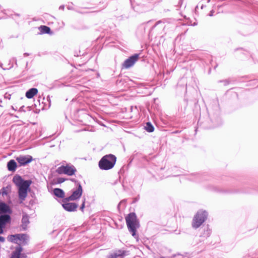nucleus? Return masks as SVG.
Returning a JSON list of instances; mask_svg holds the SVG:
<instances>
[{
	"mask_svg": "<svg viewBox=\"0 0 258 258\" xmlns=\"http://www.w3.org/2000/svg\"><path fill=\"white\" fill-rule=\"evenodd\" d=\"M214 12H214V11L213 10H211V11L210 12V13H209V15H209L210 17H212V16H213Z\"/></svg>",
	"mask_w": 258,
	"mask_h": 258,
	"instance_id": "38",
	"label": "nucleus"
},
{
	"mask_svg": "<svg viewBox=\"0 0 258 258\" xmlns=\"http://www.w3.org/2000/svg\"><path fill=\"white\" fill-rule=\"evenodd\" d=\"M85 199H84V201H83V203L80 206V210L82 212L84 211V209L85 208Z\"/></svg>",
	"mask_w": 258,
	"mask_h": 258,
	"instance_id": "33",
	"label": "nucleus"
},
{
	"mask_svg": "<svg viewBox=\"0 0 258 258\" xmlns=\"http://www.w3.org/2000/svg\"><path fill=\"white\" fill-rule=\"evenodd\" d=\"M24 179L19 175H16L13 177V181L18 187L24 181Z\"/></svg>",
	"mask_w": 258,
	"mask_h": 258,
	"instance_id": "19",
	"label": "nucleus"
},
{
	"mask_svg": "<svg viewBox=\"0 0 258 258\" xmlns=\"http://www.w3.org/2000/svg\"><path fill=\"white\" fill-rule=\"evenodd\" d=\"M161 23H162L161 21H159L157 22L156 23V24H155V25L153 27V28L155 27L157 25H158L159 24Z\"/></svg>",
	"mask_w": 258,
	"mask_h": 258,
	"instance_id": "42",
	"label": "nucleus"
},
{
	"mask_svg": "<svg viewBox=\"0 0 258 258\" xmlns=\"http://www.w3.org/2000/svg\"><path fill=\"white\" fill-rule=\"evenodd\" d=\"M66 180V179L63 177H58L57 178V182L58 183H61Z\"/></svg>",
	"mask_w": 258,
	"mask_h": 258,
	"instance_id": "32",
	"label": "nucleus"
},
{
	"mask_svg": "<svg viewBox=\"0 0 258 258\" xmlns=\"http://www.w3.org/2000/svg\"><path fill=\"white\" fill-rule=\"evenodd\" d=\"M197 25H198V23L197 22H194L192 25L194 26H197Z\"/></svg>",
	"mask_w": 258,
	"mask_h": 258,
	"instance_id": "49",
	"label": "nucleus"
},
{
	"mask_svg": "<svg viewBox=\"0 0 258 258\" xmlns=\"http://www.w3.org/2000/svg\"><path fill=\"white\" fill-rule=\"evenodd\" d=\"M38 93V89L35 88H32L26 91L25 96L28 99L32 98Z\"/></svg>",
	"mask_w": 258,
	"mask_h": 258,
	"instance_id": "15",
	"label": "nucleus"
},
{
	"mask_svg": "<svg viewBox=\"0 0 258 258\" xmlns=\"http://www.w3.org/2000/svg\"><path fill=\"white\" fill-rule=\"evenodd\" d=\"M59 9L61 10H64V6L63 5H61L60 6H59Z\"/></svg>",
	"mask_w": 258,
	"mask_h": 258,
	"instance_id": "43",
	"label": "nucleus"
},
{
	"mask_svg": "<svg viewBox=\"0 0 258 258\" xmlns=\"http://www.w3.org/2000/svg\"><path fill=\"white\" fill-rule=\"evenodd\" d=\"M11 191V187L10 186H7L6 187H3L0 190V194H1L3 196H7L9 192Z\"/></svg>",
	"mask_w": 258,
	"mask_h": 258,
	"instance_id": "26",
	"label": "nucleus"
},
{
	"mask_svg": "<svg viewBox=\"0 0 258 258\" xmlns=\"http://www.w3.org/2000/svg\"><path fill=\"white\" fill-rule=\"evenodd\" d=\"M191 176L194 177L190 179L196 182H199L204 179V178L199 174H193L191 175Z\"/></svg>",
	"mask_w": 258,
	"mask_h": 258,
	"instance_id": "28",
	"label": "nucleus"
},
{
	"mask_svg": "<svg viewBox=\"0 0 258 258\" xmlns=\"http://www.w3.org/2000/svg\"><path fill=\"white\" fill-rule=\"evenodd\" d=\"M139 58V54L135 53L125 59L122 64V68L128 69L134 66Z\"/></svg>",
	"mask_w": 258,
	"mask_h": 258,
	"instance_id": "8",
	"label": "nucleus"
},
{
	"mask_svg": "<svg viewBox=\"0 0 258 258\" xmlns=\"http://www.w3.org/2000/svg\"><path fill=\"white\" fill-rule=\"evenodd\" d=\"M1 12L4 14H5L6 16V17L0 18V20L2 19H5L8 18H11L13 16V11H12L11 10L4 9V10H2Z\"/></svg>",
	"mask_w": 258,
	"mask_h": 258,
	"instance_id": "23",
	"label": "nucleus"
},
{
	"mask_svg": "<svg viewBox=\"0 0 258 258\" xmlns=\"http://www.w3.org/2000/svg\"><path fill=\"white\" fill-rule=\"evenodd\" d=\"M67 8H68L69 10H73V8L72 7H70V6H68V7H67Z\"/></svg>",
	"mask_w": 258,
	"mask_h": 258,
	"instance_id": "47",
	"label": "nucleus"
},
{
	"mask_svg": "<svg viewBox=\"0 0 258 258\" xmlns=\"http://www.w3.org/2000/svg\"><path fill=\"white\" fill-rule=\"evenodd\" d=\"M116 162V157L115 155L109 154L103 156L98 163L100 169L108 170L112 169Z\"/></svg>",
	"mask_w": 258,
	"mask_h": 258,
	"instance_id": "4",
	"label": "nucleus"
},
{
	"mask_svg": "<svg viewBox=\"0 0 258 258\" xmlns=\"http://www.w3.org/2000/svg\"><path fill=\"white\" fill-rule=\"evenodd\" d=\"M19 236L20 235L19 234L10 235L8 237V240L12 243H18Z\"/></svg>",
	"mask_w": 258,
	"mask_h": 258,
	"instance_id": "22",
	"label": "nucleus"
},
{
	"mask_svg": "<svg viewBox=\"0 0 258 258\" xmlns=\"http://www.w3.org/2000/svg\"><path fill=\"white\" fill-rule=\"evenodd\" d=\"M38 29L40 31L39 34H48L52 35L53 34V32L51 31L50 28L45 25L40 26L39 27Z\"/></svg>",
	"mask_w": 258,
	"mask_h": 258,
	"instance_id": "12",
	"label": "nucleus"
},
{
	"mask_svg": "<svg viewBox=\"0 0 258 258\" xmlns=\"http://www.w3.org/2000/svg\"><path fill=\"white\" fill-rule=\"evenodd\" d=\"M72 195L69 197L64 198V201H76L81 198L83 193V188L79 181L76 182V186L72 189Z\"/></svg>",
	"mask_w": 258,
	"mask_h": 258,
	"instance_id": "6",
	"label": "nucleus"
},
{
	"mask_svg": "<svg viewBox=\"0 0 258 258\" xmlns=\"http://www.w3.org/2000/svg\"><path fill=\"white\" fill-rule=\"evenodd\" d=\"M18 258H27V255L25 253H22V254L19 255Z\"/></svg>",
	"mask_w": 258,
	"mask_h": 258,
	"instance_id": "37",
	"label": "nucleus"
},
{
	"mask_svg": "<svg viewBox=\"0 0 258 258\" xmlns=\"http://www.w3.org/2000/svg\"><path fill=\"white\" fill-rule=\"evenodd\" d=\"M219 82H223L224 83V85H227L229 83V81L228 80H221L219 81Z\"/></svg>",
	"mask_w": 258,
	"mask_h": 258,
	"instance_id": "34",
	"label": "nucleus"
},
{
	"mask_svg": "<svg viewBox=\"0 0 258 258\" xmlns=\"http://www.w3.org/2000/svg\"><path fill=\"white\" fill-rule=\"evenodd\" d=\"M210 121L208 124L204 125L206 128H212L217 127L222 124V120L220 117V108L217 101H214L212 107L207 109Z\"/></svg>",
	"mask_w": 258,
	"mask_h": 258,
	"instance_id": "1",
	"label": "nucleus"
},
{
	"mask_svg": "<svg viewBox=\"0 0 258 258\" xmlns=\"http://www.w3.org/2000/svg\"><path fill=\"white\" fill-rule=\"evenodd\" d=\"M145 130L149 132L152 133L154 131V127L150 122H147L144 126Z\"/></svg>",
	"mask_w": 258,
	"mask_h": 258,
	"instance_id": "25",
	"label": "nucleus"
},
{
	"mask_svg": "<svg viewBox=\"0 0 258 258\" xmlns=\"http://www.w3.org/2000/svg\"><path fill=\"white\" fill-rule=\"evenodd\" d=\"M15 62L16 65L17 66V59L16 57H13L10 60V62H9V67L8 68H3V64L1 63L0 64L1 68H3V70H9L10 69H11L13 67V62Z\"/></svg>",
	"mask_w": 258,
	"mask_h": 258,
	"instance_id": "24",
	"label": "nucleus"
},
{
	"mask_svg": "<svg viewBox=\"0 0 258 258\" xmlns=\"http://www.w3.org/2000/svg\"><path fill=\"white\" fill-rule=\"evenodd\" d=\"M14 15L15 16H17L18 17H20V14H18V13H15Z\"/></svg>",
	"mask_w": 258,
	"mask_h": 258,
	"instance_id": "48",
	"label": "nucleus"
},
{
	"mask_svg": "<svg viewBox=\"0 0 258 258\" xmlns=\"http://www.w3.org/2000/svg\"><path fill=\"white\" fill-rule=\"evenodd\" d=\"M53 195L56 197L60 199H63L65 196L64 191L59 188H55L53 190Z\"/></svg>",
	"mask_w": 258,
	"mask_h": 258,
	"instance_id": "17",
	"label": "nucleus"
},
{
	"mask_svg": "<svg viewBox=\"0 0 258 258\" xmlns=\"http://www.w3.org/2000/svg\"><path fill=\"white\" fill-rule=\"evenodd\" d=\"M77 169L73 165L70 164L61 165L56 170V172L59 174H64L69 176L74 175Z\"/></svg>",
	"mask_w": 258,
	"mask_h": 258,
	"instance_id": "7",
	"label": "nucleus"
},
{
	"mask_svg": "<svg viewBox=\"0 0 258 258\" xmlns=\"http://www.w3.org/2000/svg\"><path fill=\"white\" fill-rule=\"evenodd\" d=\"M208 216V214L206 211L199 210L193 218L192 222V227L195 229L200 227L206 221Z\"/></svg>",
	"mask_w": 258,
	"mask_h": 258,
	"instance_id": "5",
	"label": "nucleus"
},
{
	"mask_svg": "<svg viewBox=\"0 0 258 258\" xmlns=\"http://www.w3.org/2000/svg\"><path fill=\"white\" fill-rule=\"evenodd\" d=\"M107 4H105V5L104 6L103 8H102V9H105V8H106V7H107Z\"/></svg>",
	"mask_w": 258,
	"mask_h": 258,
	"instance_id": "50",
	"label": "nucleus"
},
{
	"mask_svg": "<svg viewBox=\"0 0 258 258\" xmlns=\"http://www.w3.org/2000/svg\"><path fill=\"white\" fill-rule=\"evenodd\" d=\"M23 251V248L19 244L17 246H16L15 251L12 252L11 258H18L19 255L22 254L21 253Z\"/></svg>",
	"mask_w": 258,
	"mask_h": 258,
	"instance_id": "16",
	"label": "nucleus"
},
{
	"mask_svg": "<svg viewBox=\"0 0 258 258\" xmlns=\"http://www.w3.org/2000/svg\"><path fill=\"white\" fill-rule=\"evenodd\" d=\"M211 233V230L207 225L203 228L202 230L200 233V237L207 238L210 236Z\"/></svg>",
	"mask_w": 258,
	"mask_h": 258,
	"instance_id": "13",
	"label": "nucleus"
},
{
	"mask_svg": "<svg viewBox=\"0 0 258 258\" xmlns=\"http://www.w3.org/2000/svg\"><path fill=\"white\" fill-rule=\"evenodd\" d=\"M167 258H183V256H182V255L178 253V254L173 255L171 257H168Z\"/></svg>",
	"mask_w": 258,
	"mask_h": 258,
	"instance_id": "31",
	"label": "nucleus"
},
{
	"mask_svg": "<svg viewBox=\"0 0 258 258\" xmlns=\"http://www.w3.org/2000/svg\"><path fill=\"white\" fill-rule=\"evenodd\" d=\"M179 131H176L174 132H173V133L176 134V133H179Z\"/></svg>",
	"mask_w": 258,
	"mask_h": 258,
	"instance_id": "52",
	"label": "nucleus"
},
{
	"mask_svg": "<svg viewBox=\"0 0 258 258\" xmlns=\"http://www.w3.org/2000/svg\"><path fill=\"white\" fill-rule=\"evenodd\" d=\"M46 99H47V101L49 103V106H50V97L49 95L47 96Z\"/></svg>",
	"mask_w": 258,
	"mask_h": 258,
	"instance_id": "39",
	"label": "nucleus"
},
{
	"mask_svg": "<svg viewBox=\"0 0 258 258\" xmlns=\"http://www.w3.org/2000/svg\"><path fill=\"white\" fill-rule=\"evenodd\" d=\"M29 189L18 188L19 198L21 200H24L27 196V192Z\"/></svg>",
	"mask_w": 258,
	"mask_h": 258,
	"instance_id": "21",
	"label": "nucleus"
},
{
	"mask_svg": "<svg viewBox=\"0 0 258 258\" xmlns=\"http://www.w3.org/2000/svg\"><path fill=\"white\" fill-rule=\"evenodd\" d=\"M20 236H19V241L22 242V243L23 245H26L27 243V235L26 234H19Z\"/></svg>",
	"mask_w": 258,
	"mask_h": 258,
	"instance_id": "27",
	"label": "nucleus"
},
{
	"mask_svg": "<svg viewBox=\"0 0 258 258\" xmlns=\"http://www.w3.org/2000/svg\"><path fill=\"white\" fill-rule=\"evenodd\" d=\"M100 11H101V10H99V11H97L96 12H100Z\"/></svg>",
	"mask_w": 258,
	"mask_h": 258,
	"instance_id": "55",
	"label": "nucleus"
},
{
	"mask_svg": "<svg viewBox=\"0 0 258 258\" xmlns=\"http://www.w3.org/2000/svg\"><path fill=\"white\" fill-rule=\"evenodd\" d=\"M11 94H8V93H6L4 95V97L6 99H11Z\"/></svg>",
	"mask_w": 258,
	"mask_h": 258,
	"instance_id": "36",
	"label": "nucleus"
},
{
	"mask_svg": "<svg viewBox=\"0 0 258 258\" xmlns=\"http://www.w3.org/2000/svg\"><path fill=\"white\" fill-rule=\"evenodd\" d=\"M217 65H216V66L214 67V69H216V68H217Z\"/></svg>",
	"mask_w": 258,
	"mask_h": 258,
	"instance_id": "54",
	"label": "nucleus"
},
{
	"mask_svg": "<svg viewBox=\"0 0 258 258\" xmlns=\"http://www.w3.org/2000/svg\"><path fill=\"white\" fill-rule=\"evenodd\" d=\"M129 251L122 249L115 250L113 253L108 255L106 258H123L125 256L128 255Z\"/></svg>",
	"mask_w": 258,
	"mask_h": 258,
	"instance_id": "11",
	"label": "nucleus"
},
{
	"mask_svg": "<svg viewBox=\"0 0 258 258\" xmlns=\"http://www.w3.org/2000/svg\"><path fill=\"white\" fill-rule=\"evenodd\" d=\"M126 225L129 232L132 235L138 240V235L137 234V229L140 226L139 221L135 213H129L125 217Z\"/></svg>",
	"mask_w": 258,
	"mask_h": 258,
	"instance_id": "3",
	"label": "nucleus"
},
{
	"mask_svg": "<svg viewBox=\"0 0 258 258\" xmlns=\"http://www.w3.org/2000/svg\"><path fill=\"white\" fill-rule=\"evenodd\" d=\"M69 201H64L63 200V203L62 204L63 208L68 212H74L76 211L78 207V205L75 203H69Z\"/></svg>",
	"mask_w": 258,
	"mask_h": 258,
	"instance_id": "10",
	"label": "nucleus"
},
{
	"mask_svg": "<svg viewBox=\"0 0 258 258\" xmlns=\"http://www.w3.org/2000/svg\"><path fill=\"white\" fill-rule=\"evenodd\" d=\"M71 180H72V181L74 182L75 184H76V181H78V180H76V179H71Z\"/></svg>",
	"mask_w": 258,
	"mask_h": 258,
	"instance_id": "46",
	"label": "nucleus"
},
{
	"mask_svg": "<svg viewBox=\"0 0 258 258\" xmlns=\"http://www.w3.org/2000/svg\"><path fill=\"white\" fill-rule=\"evenodd\" d=\"M17 167V164L16 162L13 160L11 159L10 160L8 163H7V168L8 170L11 172H14L16 171V168Z\"/></svg>",
	"mask_w": 258,
	"mask_h": 258,
	"instance_id": "14",
	"label": "nucleus"
},
{
	"mask_svg": "<svg viewBox=\"0 0 258 258\" xmlns=\"http://www.w3.org/2000/svg\"><path fill=\"white\" fill-rule=\"evenodd\" d=\"M24 56L26 57L29 55V54L28 53L25 52L24 53Z\"/></svg>",
	"mask_w": 258,
	"mask_h": 258,
	"instance_id": "44",
	"label": "nucleus"
},
{
	"mask_svg": "<svg viewBox=\"0 0 258 258\" xmlns=\"http://www.w3.org/2000/svg\"><path fill=\"white\" fill-rule=\"evenodd\" d=\"M32 110V107L31 106H27L25 107V106H21L19 110V111L20 112H26V111H30Z\"/></svg>",
	"mask_w": 258,
	"mask_h": 258,
	"instance_id": "29",
	"label": "nucleus"
},
{
	"mask_svg": "<svg viewBox=\"0 0 258 258\" xmlns=\"http://www.w3.org/2000/svg\"><path fill=\"white\" fill-rule=\"evenodd\" d=\"M32 182V181L31 179L24 180V181L18 187V188L30 189V186Z\"/></svg>",
	"mask_w": 258,
	"mask_h": 258,
	"instance_id": "20",
	"label": "nucleus"
},
{
	"mask_svg": "<svg viewBox=\"0 0 258 258\" xmlns=\"http://www.w3.org/2000/svg\"><path fill=\"white\" fill-rule=\"evenodd\" d=\"M19 166H25L33 160L32 156L29 155H20L16 158Z\"/></svg>",
	"mask_w": 258,
	"mask_h": 258,
	"instance_id": "9",
	"label": "nucleus"
},
{
	"mask_svg": "<svg viewBox=\"0 0 258 258\" xmlns=\"http://www.w3.org/2000/svg\"><path fill=\"white\" fill-rule=\"evenodd\" d=\"M22 228L25 230L27 229L28 224L29 223V216L27 214L23 215L22 219Z\"/></svg>",
	"mask_w": 258,
	"mask_h": 258,
	"instance_id": "18",
	"label": "nucleus"
},
{
	"mask_svg": "<svg viewBox=\"0 0 258 258\" xmlns=\"http://www.w3.org/2000/svg\"><path fill=\"white\" fill-rule=\"evenodd\" d=\"M126 199H123V200H121V201L119 202V203L118 204V206H117L118 208H119V206H120V205L121 204H125V203H126Z\"/></svg>",
	"mask_w": 258,
	"mask_h": 258,
	"instance_id": "35",
	"label": "nucleus"
},
{
	"mask_svg": "<svg viewBox=\"0 0 258 258\" xmlns=\"http://www.w3.org/2000/svg\"><path fill=\"white\" fill-rule=\"evenodd\" d=\"M12 108L13 109H14V110H16V109H15V108H14L13 106H12Z\"/></svg>",
	"mask_w": 258,
	"mask_h": 258,
	"instance_id": "53",
	"label": "nucleus"
},
{
	"mask_svg": "<svg viewBox=\"0 0 258 258\" xmlns=\"http://www.w3.org/2000/svg\"><path fill=\"white\" fill-rule=\"evenodd\" d=\"M211 68H210L209 72H208L209 74H210L211 73Z\"/></svg>",
	"mask_w": 258,
	"mask_h": 258,
	"instance_id": "51",
	"label": "nucleus"
},
{
	"mask_svg": "<svg viewBox=\"0 0 258 258\" xmlns=\"http://www.w3.org/2000/svg\"><path fill=\"white\" fill-rule=\"evenodd\" d=\"M60 232L59 230H53L50 233V234H53L54 237H55Z\"/></svg>",
	"mask_w": 258,
	"mask_h": 258,
	"instance_id": "30",
	"label": "nucleus"
},
{
	"mask_svg": "<svg viewBox=\"0 0 258 258\" xmlns=\"http://www.w3.org/2000/svg\"><path fill=\"white\" fill-rule=\"evenodd\" d=\"M139 200V198H136L134 199V201H133V203H135L137 201H138Z\"/></svg>",
	"mask_w": 258,
	"mask_h": 258,
	"instance_id": "45",
	"label": "nucleus"
},
{
	"mask_svg": "<svg viewBox=\"0 0 258 258\" xmlns=\"http://www.w3.org/2000/svg\"><path fill=\"white\" fill-rule=\"evenodd\" d=\"M74 55L75 56H79V55H81L80 51H79V53H78L77 52H75Z\"/></svg>",
	"mask_w": 258,
	"mask_h": 258,
	"instance_id": "40",
	"label": "nucleus"
},
{
	"mask_svg": "<svg viewBox=\"0 0 258 258\" xmlns=\"http://www.w3.org/2000/svg\"><path fill=\"white\" fill-rule=\"evenodd\" d=\"M2 7L1 5H0V8Z\"/></svg>",
	"mask_w": 258,
	"mask_h": 258,
	"instance_id": "56",
	"label": "nucleus"
},
{
	"mask_svg": "<svg viewBox=\"0 0 258 258\" xmlns=\"http://www.w3.org/2000/svg\"><path fill=\"white\" fill-rule=\"evenodd\" d=\"M5 238L2 236H0V241L2 242H4L5 241Z\"/></svg>",
	"mask_w": 258,
	"mask_h": 258,
	"instance_id": "41",
	"label": "nucleus"
},
{
	"mask_svg": "<svg viewBox=\"0 0 258 258\" xmlns=\"http://www.w3.org/2000/svg\"><path fill=\"white\" fill-rule=\"evenodd\" d=\"M12 213L11 207L4 202H0V234L4 233L6 225L11 223Z\"/></svg>",
	"mask_w": 258,
	"mask_h": 258,
	"instance_id": "2",
	"label": "nucleus"
}]
</instances>
